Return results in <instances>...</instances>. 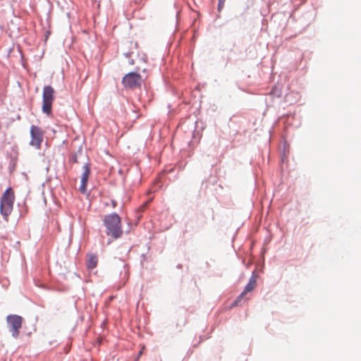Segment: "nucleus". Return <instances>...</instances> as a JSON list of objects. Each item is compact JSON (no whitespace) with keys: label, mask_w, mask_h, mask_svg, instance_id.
<instances>
[{"label":"nucleus","mask_w":361,"mask_h":361,"mask_svg":"<svg viewBox=\"0 0 361 361\" xmlns=\"http://www.w3.org/2000/svg\"><path fill=\"white\" fill-rule=\"evenodd\" d=\"M147 204H148V202H145V203L142 205V207H143L144 208H145V207H146L147 206Z\"/></svg>","instance_id":"nucleus-14"},{"label":"nucleus","mask_w":361,"mask_h":361,"mask_svg":"<svg viewBox=\"0 0 361 361\" xmlns=\"http://www.w3.org/2000/svg\"><path fill=\"white\" fill-rule=\"evenodd\" d=\"M30 145L37 149H40L44 140V131L39 126L32 125L30 127Z\"/></svg>","instance_id":"nucleus-5"},{"label":"nucleus","mask_w":361,"mask_h":361,"mask_svg":"<svg viewBox=\"0 0 361 361\" xmlns=\"http://www.w3.org/2000/svg\"><path fill=\"white\" fill-rule=\"evenodd\" d=\"M23 322V318L17 314H9L6 317L7 326L13 338L18 337Z\"/></svg>","instance_id":"nucleus-4"},{"label":"nucleus","mask_w":361,"mask_h":361,"mask_svg":"<svg viewBox=\"0 0 361 361\" xmlns=\"http://www.w3.org/2000/svg\"><path fill=\"white\" fill-rule=\"evenodd\" d=\"M87 182H80V185L78 190L81 193L88 195L90 192V189H87Z\"/></svg>","instance_id":"nucleus-10"},{"label":"nucleus","mask_w":361,"mask_h":361,"mask_svg":"<svg viewBox=\"0 0 361 361\" xmlns=\"http://www.w3.org/2000/svg\"><path fill=\"white\" fill-rule=\"evenodd\" d=\"M90 173V166L86 163L82 168L81 180H87Z\"/></svg>","instance_id":"nucleus-8"},{"label":"nucleus","mask_w":361,"mask_h":361,"mask_svg":"<svg viewBox=\"0 0 361 361\" xmlns=\"http://www.w3.org/2000/svg\"><path fill=\"white\" fill-rule=\"evenodd\" d=\"M142 80V77L139 73L130 72L124 75L122 83L125 87L133 89L141 86Z\"/></svg>","instance_id":"nucleus-6"},{"label":"nucleus","mask_w":361,"mask_h":361,"mask_svg":"<svg viewBox=\"0 0 361 361\" xmlns=\"http://www.w3.org/2000/svg\"><path fill=\"white\" fill-rule=\"evenodd\" d=\"M98 259L94 255H89L88 260L87 262V267L89 269H92L96 267L97 264Z\"/></svg>","instance_id":"nucleus-9"},{"label":"nucleus","mask_w":361,"mask_h":361,"mask_svg":"<svg viewBox=\"0 0 361 361\" xmlns=\"http://www.w3.org/2000/svg\"><path fill=\"white\" fill-rule=\"evenodd\" d=\"M257 285V279H256V277L255 276H252L250 280H249V282L247 283V284L245 286V288H244V293L247 294V293H250L251 292L252 290H254V288H255Z\"/></svg>","instance_id":"nucleus-7"},{"label":"nucleus","mask_w":361,"mask_h":361,"mask_svg":"<svg viewBox=\"0 0 361 361\" xmlns=\"http://www.w3.org/2000/svg\"><path fill=\"white\" fill-rule=\"evenodd\" d=\"M54 93L55 91L51 86L47 85L44 87L42 110L43 113L48 116L51 114L52 104L55 98Z\"/></svg>","instance_id":"nucleus-3"},{"label":"nucleus","mask_w":361,"mask_h":361,"mask_svg":"<svg viewBox=\"0 0 361 361\" xmlns=\"http://www.w3.org/2000/svg\"><path fill=\"white\" fill-rule=\"evenodd\" d=\"M112 206L113 207H115L116 206V202L115 200H112Z\"/></svg>","instance_id":"nucleus-13"},{"label":"nucleus","mask_w":361,"mask_h":361,"mask_svg":"<svg viewBox=\"0 0 361 361\" xmlns=\"http://www.w3.org/2000/svg\"><path fill=\"white\" fill-rule=\"evenodd\" d=\"M225 2H226V0H219V4H218V11H219V12H221V10L223 9V8L224 6V4H225Z\"/></svg>","instance_id":"nucleus-12"},{"label":"nucleus","mask_w":361,"mask_h":361,"mask_svg":"<svg viewBox=\"0 0 361 361\" xmlns=\"http://www.w3.org/2000/svg\"><path fill=\"white\" fill-rule=\"evenodd\" d=\"M246 294L244 293V292L243 291L238 297L235 300V301L232 303L231 305V307H235L238 305V303L243 300V297Z\"/></svg>","instance_id":"nucleus-11"},{"label":"nucleus","mask_w":361,"mask_h":361,"mask_svg":"<svg viewBox=\"0 0 361 361\" xmlns=\"http://www.w3.org/2000/svg\"><path fill=\"white\" fill-rule=\"evenodd\" d=\"M15 200L14 192L12 188H8L1 198L0 212L4 218L7 220L13 210Z\"/></svg>","instance_id":"nucleus-2"},{"label":"nucleus","mask_w":361,"mask_h":361,"mask_svg":"<svg viewBox=\"0 0 361 361\" xmlns=\"http://www.w3.org/2000/svg\"><path fill=\"white\" fill-rule=\"evenodd\" d=\"M104 224L106 228V234L118 239L123 234V229L120 216L116 214L107 215L104 219Z\"/></svg>","instance_id":"nucleus-1"}]
</instances>
